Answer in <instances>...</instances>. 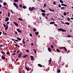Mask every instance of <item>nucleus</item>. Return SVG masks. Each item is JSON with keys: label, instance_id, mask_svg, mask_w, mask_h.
<instances>
[{"label": "nucleus", "instance_id": "obj_14", "mask_svg": "<svg viewBox=\"0 0 73 73\" xmlns=\"http://www.w3.org/2000/svg\"><path fill=\"white\" fill-rule=\"evenodd\" d=\"M52 62V59H50L49 61V64H50Z\"/></svg>", "mask_w": 73, "mask_h": 73}, {"label": "nucleus", "instance_id": "obj_47", "mask_svg": "<svg viewBox=\"0 0 73 73\" xmlns=\"http://www.w3.org/2000/svg\"><path fill=\"white\" fill-rule=\"evenodd\" d=\"M22 71V70H21V67L19 69V71Z\"/></svg>", "mask_w": 73, "mask_h": 73}, {"label": "nucleus", "instance_id": "obj_8", "mask_svg": "<svg viewBox=\"0 0 73 73\" xmlns=\"http://www.w3.org/2000/svg\"><path fill=\"white\" fill-rule=\"evenodd\" d=\"M2 58L3 60H4L5 58V57L4 56H2Z\"/></svg>", "mask_w": 73, "mask_h": 73}, {"label": "nucleus", "instance_id": "obj_33", "mask_svg": "<svg viewBox=\"0 0 73 73\" xmlns=\"http://www.w3.org/2000/svg\"><path fill=\"white\" fill-rule=\"evenodd\" d=\"M1 53L2 54H5V52H3L1 51Z\"/></svg>", "mask_w": 73, "mask_h": 73}, {"label": "nucleus", "instance_id": "obj_25", "mask_svg": "<svg viewBox=\"0 0 73 73\" xmlns=\"http://www.w3.org/2000/svg\"><path fill=\"white\" fill-rule=\"evenodd\" d=\"M13 5H14V6H16V5H17V4H16V3H13Z\"/></svg>", "mask_w": 73, "mask_h": 73}, {"label": "nucleus", "instance_id": "obj_63", "mask_svg": "<svg viewBox=\"0 0 73 73\" xmlns=\"http://www.w3.org/2000/svg\"><path fill=\"white\" fill-rule=\"evenodd\" d=\"M0 2H1V3H3V0H0Z\"/></svg>", "mask_w": 73, "mask_h": 73}, {"label": "nucleus", "instance_id": "obj_7", "mask_svg": "<svg viewBox=\"0 0 73 73\" xmlns=\"http://www.w3.org/2000/svg\"><path fill=\"white\" fill-rule=\"evenodd\" d=\"M61 5L62 6H64V7H67V5L64 4H61Z\"/></svg>", "mask_w": 73, "mask_h": 73}, {"label": "nucleus", "instance_id": "obj_30", "mask_svg": "<svg viewBox=\"0 0 73 73\" xmlns=\"http://www.w3.org/2000/svg\"><path fill=\"white\" fill-rule=\"evenodd\" d=\"M63 15L64 16H66V13L65 12H64V13Z\"/></svg>", "mask_w": 73, "mask_h": 73}, {"label": "nucleus", "instance_id": "obj_24", "mask_svg": "<svg viewBox=\"0 0 73 73\" xmlns=\"http://www.w3.org/2000/svg\"><path fill=\"white\" fill-rule=\"evenodd\" d=\"M60 72H61V70H60V69H58V70L57 71V73H60Z\"/></svg>", "mask_w": 73, "mask_h": 73}, {"label": "nucleus", "instance_id": "obj_4", "mask_svg": "<svg viewBox=\"0 0 73 73\" xmlns=\"http://www.w3.org/2000/svg\"><path fill=\"white\" fill-rule=\"evenodd\" d=\"M13 23L16 26H18L19 25L17 23H16L15 22H14Z\"/></svg>", "mask_w": 73, "mask_h": 73}, {"label": "nucleus", "instance_id": "obj_61", "mask_svg": "<svg viewBox=\"0 0 73 73\" xmlns=\"http://www.w3.org/2000/svg\"><path fill=\"white\" fill-rule=\"evenodd\" d=\"M15 35H17V32H16L15 33Z\"/></svg>", "mask_w": 73, "mask_h": 73}, {"label": "nucleus", "instance_id": "obj_22", "mask_svg": "<svg viewBox=\"0 0 73 73\" xmlns=\"http://www.w3.org/2000/svg\"><path fill=\"white\" fill-rule=\"evenodd\" d=\"M65 24H66V25H69V24H69V23L68 22H65Z\"/></svg>", "mask_w": 73, "mask_h": 73}, {"label": "nucleus", "instance_id": "obj_6", "mask_svg": "<svg viewBox=\"0 0 73 73\" xmlns=\"http://www.w3.org/2000/svg\"><path fill=\"white\" fill-rule=\"evenodd\" d=\"M40 11L42 12H43V13H45L46 12V11H45L44 10L42 9H41Z\"/></svg>", "mask_w": 73, "mask_h": 73}, {"label": "nucleus", "instance_id": "obj_20", "mask_svg": "<svg viewBox=\"0 0 73 73\" xmlns=\"http://www.w3.org/2000/svg\"><path fill=\"white\" fill-rule=\"evenodd\" d=\"M42 16H45V15H46V14H45V13H42Z\"/></svg>", "mask_w": 73, "mask_h": 73}, {"label": "nucleus", "instance_id": "obj_17", "mask_svg": "<svg viewBox=\"0 0 73 73\" xmlns=\"http://www.w3.org/2000/svg\"><path fill=\"white\" fill-rule=\"evenodd\" d=\"M21 57V54H19L18 55V57Z\"/></svg>", "mask_w": 73, "mask_h": 73}, {"label": "nucleus", "instance_id": "obj_59", "mask_svg": "<svg viewBox=\"0 0 73 73\" xmlns=\"http://www.w3.org/2000/svg\"><path fill=\"white\" fill-rule=\"evenodd\" d=\"M19 52H20V51L19 50V51H17V53H19Z\"/></svg>", "mask_w": 73, "mask_h": 73}, {"label": "nucleus", "instance_id": "obj_45", "mask_svg": "<svg viewBox=\"0 0 73 73\" xmlns=\"http://www.w3.org/2000/svg\"><path fill=\"white\" fill-rule=\"evenodd\" d=\"M23 71H19V73H23Z\"/></svg>", "mask_w": 73, "mask_h": 73}, {"label": "nucleus", "instance_id": "obj_37", "mask_svg": "<svg viewBox=\"0 0 73 73\" xmlns=\"http://www.w3.org/2000/svg\"><path fill=\"white\" fill-rule=\"evenodd\" d=\"M47 4H46V3H44V7H46V5H47Z\"/></svg>", "mask_w": 73, "mask_h": 73}, {"label": "nucleus", "instance_id": "obj_35", "mask_svg": "<svg viewBox=\"0 0 73 73\" xmlns=\"http://www.w3.org/2000/svg\"><path fill=\"white\" fill-rule=\"evenodd\" d=\"M3 25L4 27L5 28V27H6V25H5V24H3Z\"/></svg>", "mask_w": 73, "mask_h": 73}, {"label": "nucleus", "instance_id": "obj_18", "mask_svg": "<svg viewBox=\"0 0 73 73\" xmlns=\"http://www.w3.org/2000/svg\"><path fill=\"white\" fill-rule=\"evenodd\" d=\"M17 39L18 40H19V41H20V40H21V38H18V37H17Z\"/></svg>", "mask_w": 73, "mask_h": 73}, {"label": "nucleus", "instance_id": "obj_16", "mask_svg": "<svg viewBox=\"0 0 73 73\" xmlns=\"http://www.w3.org/2000/svg\"><path fill=\"white\" fill-rule=\"evenodd\" d=\"M64 9H65V8L64 7H61L60 8V9H62V10H64Z\"/></svg>", "mask_w": 73, "mask_h": 73}, {"label": "nucleus", "instance_id": "obj_29", "mask_svg": "<svg viewBox=\"0 0 73 73\" xmlns=\"http://www.w3.org/2000/svg\"><path fill=\"white\" fill-rule=\"evenodd\" d=\"M27 56H28V55H25L23 57V58H25V57H27Z\"/></svg>", "mask_w": 73, "mask_h": 73}, {"label": "nucleus", "instance_id": "obj_44", "mask_svg": "<svg viewBox=\"0 0 73 73\" xmlns=\"http://www.w3.org/2000/svg\"><path fill=\"white\" fill-rule=\"evenodd\" d=\"M29 35L31 37H32V34L31 33H30L29 34Z\"/></svg>", "mask_w": 73, "mask_h": 73}, {"label": "nucleus", "instance_id": "obj_36", "mask_svg": "<svg viewBox=\"0 0 73 73\" xmlns=\"http://www.w3.org/2000/svg\"><path fill=\"white\" fill-rule=\"evenodd\" d=\"M49 11H50L51 12H52V9H50V8H49L48 9Z\"/></svg>", "mask_w": 73, "mask_h": 73}, {"label": "nucleus", "instance_id": "obj_54", "mask_svg": "<svg viewBox=\"0 0 73 73\" xmlns=\"http://www.w3.org/2000/svg\"><path fill=\"white\" fill-rule=\"evenodd\" d=\"M53 3L54 5H56V2L54 1Z\"/></svg>", "mask_w": 73, "mask_h": 73}, {"label": "nucleus", "instance_id": "obj_38", "mask_svg": "<svg viewBox=\"0 0 73 73\" xmlns=\"http://www.w3.org/2000/svg\"><path fill=\"white\" fill-rule=\"evenodd\" d=\"M56 50L57 52H60V50H58V49H56Z\"/></svg>", "mask_w": 73, "mask_h": 73}, {"label": "nucleus", "instance_id": "obj_28", "mask_svg": "<svg viewBox=\"0 0 73 73\" xmlns=\"http://www.w3.org/2000/svg\"><path fill=\"white\" fill-rule=\"evenodd\" d=\"M63 48H64L65 51H67V49H66V47H64Z\"/></svg>", "mask_w": 73, "mask_h": 73}, {"label": "nucleus", "instance_id": "obj_27", "mask_svg": "<svg viewBox=\"0 0 73 73\" xmlns=\"http://www.w3.org/2000/svg\"><path fill=\"white\" fill-rule=\"evenodd\" d=\"M60 2V3H64V2H63V1H62V0H60L59 1Z\"/></svg>", "mask_w": 73, "mask_h": 73}, {"label": "nucleus", "instance_id": "obj_53", "mask_svg": "<svg viewBox=\"0 0 73 73\" xmlns=\"http://www.w3.org/2000/svg\"><path fill=\"white\" fill-rule=\"evenodd\" d=\"M15 7H16V8L17 9H18V6H17V5L15 6Z\"/></svg>", "mask_w": 73, "mask_h": 73}, {"label": "nucleus", "instance_id": "obj_13", "mask_svg": "<svg viewBox=\"0 0 73 73\" xmlns=\"http://www.w3.org/2000/svg\"><path fill=\"white\" fill-rule=\"evenodd\" d=\"M23 44H25V39H23Z\"/></svg>", "mask_w": 73, "mask_h": 73}, {"label": "nucleus", "instance_id": "obj_5", "mask_svg": "<svg viewBox=\"0 0 73 73\" xmlns=\"http://www.w3.org/2000/svg\"><path fill=\"white\" fill-rule=\"evenodd\" d=\"M9 18L7 17L5 21H6V22H7V21H9Z\"/></svg>", "mask_w": 73, "mask_h": 73}, {"label": "nucleus", "instance_id": "obj_11", "mask_svg": "<svg viewBox=\"0 0 73 73\" xmlns=\"http://www.w3.org/2000/svg\"><path fill=\"white\" fill-rule=\"evenodd\" d=\"M25 69H26L27 71H29V70H30V69H29V68H27V67H26Z\"/></svg>", "mask_w": 73, "mask_h": 73}, {"label": "nucleus", "instance_id": "obj_23", "mask_svg": "<svg viewBox=\"0 0 73 73\" xmlns=\"http://www.w3.org/2000/svg\"><path fill=\"white\" fill-rule=\"evenodd\" d=\"M18 1H19V0H14V2L15 3H17Z\"/></svg>", "mask_w": 73, "mask_h": 73}, {"label": "nucleus", "instance_id": "obj_19", "mask_svg": "<svg viewBox=\"0 0 73 73\" xmlns=\"http://www.w3.org/2000/svg\"><path fill=\"white\" fill-rule=\"evenodd\" d=\"M35 34H36V35H38V34H39V33H38V32H35Z\"/></svg>", "mask_w": 73, "mask_h": 73}, {"label": "nucleus", "instance_id": "obj_60", "mask_svg": "<svg viewBox=\"0 0 73 73\" xmlns=\"http://www.w3.org/2000/svg\"><path fill=\"white\" fill-rule=\"evenodd\" d=\"M31 45L32 46H33V43H31Z\"/></svg>", "mask_w": 73, "mask_h": 73}, {"label": "nucleus", "instance_id": "obj_26", "mask_svg": "<svg viewBox=\"0 0 73 73\" xmlns=\"http://www.w3.org/2000/svg\"><path fill=\"white\" fill-rule=\"evenodd\" d=\"M62 32H66V30L64 29H63V30L62 31Z\"/></svg>", "mask_w": 73, "mask_h": 73}, {"label": "nucleus", "instance_id": "obj_62", "mask_svg": "<svg viewBox=\"0 0 73 73\" xmlns=\"http://www.w3.org/2000/svg\"><path fill=\"white\" fill-rule=\"evenodd\" d=\"M61 23H62L63 24H64V22L62 21H61Z\"/></svg>", "mask_w": 73, "mask_h": 73}, {"label": "nucleus", "instance_id": "obj_10", "mask_svg": "<svg viewBox=\"0 0 73 73\" xmlns=\"http://www.w3.org/2000/svg\"><path fill=\"white\" fill-rule=\"evenodd\" d=\"M54 23H55V22H51L50 23V24H53Z\"/></svg>", "mask_w": 73, "mask_h": 73}, {"label": "nucleus", "instance_id": "obj_1", "mask_svg": "<svg viewBox=\"0 0 73 73\" xmlns=\"http://www.w3.org/2000/svg\"><path fill=\"white\" fill-rule=\"evenodd\" d=\"M29 10L30 11H33L35 9V10L36 9V8H35V7H32V8L30 7L29 8Z\"/></svg>", "mask_w": 73, "mask_h": 73}, {"label": "nucleus", "instance_id": "obj_52", "mask_svg": "<svg viewBox=\"0 0 73 73\" xmlns=\"http://www.w3.org/2000/svg\"><path fill=\"white\" fill-rule=\"evenodd\" d=\"M3 35H7V34L5 33H3Z\"/></svg>", "mask_w": 73, "mask_h": 73}, {"label": "nucleus", "instance_id": "obj_15", "mask_svg": "<svg viewBox=\"0 0 73 73\" xmlns=\"http://www.w3.org/2000/svg\"><path fill=\"white\" fill-rule=\"evenodd\" d=\"M48 50L49 52H50L52 50H51V49L50 48H48Z\"/></svg>", "mask_w": 73, "mask_h": 73}, {"label": "nucleus", "instance_id": "obj_32", "mask_svg": "<svg viewBox=\"0 0 73 73\" xmlns=\"http://www.w3.org/2000/svg\"><path fill=\"white\" fill-rule=\"evenodd\" d=\"M23 8H24V9H26V8H27V7L25 6H23Z\"/></svg>", "mask_w": 73, "mask_h": 73}, {"label": "nucleus", "instance_id": "obj_12", "mask_svg": "<svg viewBox=\"0 0 73 73\" xmlns=\"http://www.w3.org/2000/svg\"><path fill=\"white\" fill-rule=\"evenodd\" d=\"M38 66H39V67H42V66L40 64H38Z\"/></svg>", "mask_w": 73, "mask_h": 73}, {"label": "nucleus", "instance_id": "obj_49", "mask_svg": "<svg viewBox=\"0 0 73 73\" xmlns=\"http://www.w3.org/2000/svg\"><path fill=\"white\" fill-rule=\"evenodd\" d=\"M67 37H71V36L69 35H68L67 36Z\"/></svg>", "mask_w": 73, "mask_h": 73}, {"label": "nucleus", "instance_id": "obj_21", "mask_svg": "<svg viewBox=\"0 0 73 73\" xmlns=\"http://www.w3.org/2000/svg\"><path fill=\"white\" fill-rule=\"evenodd\" d=\"M18 19L19 20V21H23V19H22L21 18H19Z\"/></svg>", "mask_w": 73, "mask_h": 73}, {"label": "nucleus", "instance_id": "obj_39", "mask_svg": "<svg viewBox=\"0 0 73 73\" xmlns=\"http://www.w3.org/2000/svg\"><path fill=\"white\" fill-rule=\"evenodd\" d=\"M8 27H5V30H6V31H7V29H8Z\"/></svg>", "mask_w": 73, "mask_h": 73}, {"label": "nucleus", "instance_id": "obj_9", "mask_svg": "<svg viewBox=\"0 0 73 73\" xmlns=\"http://www.w3.org/2000/svg\"><path fill=\"white\" fill-rule=\"evenodd\" d=\"M58 31H62V30H63V29H62V28H60V29H58Z\"/></svg>", "mask_w": 73, "mask_h": 73}, {"label": "nucleus", "instance_id": "obj_46", "mask_svg": "<svg viewBox=\"0 0 73 73\" xmlns=\"http://www.w3.org/2000/svg\"><path fill=\"white\" fill-rule=\"evenodd\" d=\"M34 50L35 51V53L36 54V49H34Z\"/></svg>", "mask_w": 73, "mask_h": 73}, {"label": "nucleus", "instance_id": "obj_34", "mask_svg": "<svg viewBox=\"0 0 73 73\" xmlns=\"http://www.w3.org/2000/svg\"><path fill=\"white\" fill-rule=\"evenodd\" d=\"M33 31L34 32H36V28L33 29Z\"/></svg>", "mask_w": 73, "mask_h": 73}, {"label": "nucleus", "instance_id": "obj_3", "mask_svg": "<svg viewBox=\"0 0 73 73\" xmlns=\"http://www.w3.org/2000/svg\"><path fill=\"white\" fill-rule=\"evenodd\" d=\"M30 57H31V60L32 61H33V60H34V59H33L34 57L33 56H30Z\"/></svg>", "mask_w": 73, "mask_h": 73}, {"label": "nucleus", "instance_id": "obj_64", "mask_svg": "<svg viewBox=\"0 0 73 73\" xmlns=\"http://www.w3.org/2000/svg\"><path fill=\"white\" fill-rule=\"evenodd\" d=\"M60 49H63V48H64V47H60Z\"/></svg>", "mask_w": 73, "mask_h": 73}, {"label": "nucleus", "instance_id": "obj_58", "mask_svg": "<svg viewBox=\"0 0 73 73\" xmlns=\"http://www.w3.org/2000/svg\"><path fill=\"white\" fill-rule=\"evenodd\" d=\"M2 46H3V45L2 44L0 46V48H1V47H2Z\"/></svg>", "mask_w": 73, "mask_h": 73}, {"label": "nucleus", "instance_id": "obj_41", "mask_svg": "<svg viewBox=\"0 0 73 73\" xmlns=\"http://www.w3.org/2000/svg\"><path fill=\"white\" fill-rule=\"evenodd\" d=\"M58 7H59V8H61V5H60V4H59L58 5Z\"/></svg>", "mask_w": 73, "mask_h": 73}, {"label": "nucleus", "instance_id": "obj_31", "mask_svg": "<svg viewBox=\"0 0 73 73\" xmlns=\"http://www.w3.org/2000/svg\"><path fill=\"white\" fill-rule=\"evenodd\" d=\"M3 4L4 5H7V3L5 2H4L3 3Z\"/></svg>", "mask_w": 73, "mask_h": 73}, {"label": "nucleus", "instance_id": "obj_57", "mask_svg": "<svg viewBox=\"0 0 73 73\" xmlns=\"http://www.w3.org/2000/svg\"><path fill=\"white\" fill-rule=\"evenodd\" d=\"M26 52H29V50H27Z\"/></svg>", "mask_w": 73, "mask_h": 73}, {"label": "nucleus", "instance_id": "obj_48", "mask_svg": "<svg viewBox=\"0 0 73 73\" xmlns=\"http://www.w3.org/2000/svg\"><path fill=\"white\" fill-rule=\"evenodd\" d=\"M54 26H55V27H57V25L56 24H54Z\"/></svg>", "mask_w": 73, "mask_h": 73}, {"label": "nucleus", "instance_id": "obj_55", "mask_svg": "<svg viewBox=\"0 0 73 73\" xmlns=\"http://www.w3.org/2000/svg\"><path fill=\"white\" fill-rule=\"evenodd\" d=\"M12 41H15L16 40L14 39H12Z\"/></svg>", "mask_w": 73, "mask_h": 73}, {"label": "nucleus", "instance_id": "obj_51", "mask_svg": "<svg viewBox=\"0 0 73 73\" xmlns=\"http://www.w3.org/2000/svg\"><path fill=\"white\" fill-rule=\"evenodd\" d=\"M19 7H21V8H22V5L20 4L19 5Z\"/></svg>", "mask_w": 73, "mask_h": 73}, {"label": "nucleus", "instance_id": "obj_2", "mask_svg": "<svg viewBox=\"0 0 73 73\" xmlns=\"http://www.w3.org/2000/svg\"><path fill=\"white\" fill-rule=\"evenodd\" d=\"M17 32H19V33H22V31L20 30L19 29H17Z\"/></svg>", "mask_w": 73, "mask_h": 73}, {"label": "nucleus", "instance_id": "obj_43", "mask_svg": "<svg viewBox=\"0 0 73 73\" xmlns=\"http://www.w3.org/2000/svg\"><path fill=\"white\" fill-rule=\"evenodd\" d=\"M8 17H10V14H9V13H8Z\"/></svg>", "mask_w": 73, "mask_h": 73}, {"label": "nucleus", "instance_id": "obj_56", "mask_svg": "<svg viewBox=\"0 0 73 73\" xmlns=\"http://www.w3.org/2000/svg\"><path fill=\"white\" fill-rule=\"evenodd\" d=\"M15 54H16V53L14 52V53L13 54V56H15Z\"/></svg>", "mask_w": 73, "mask_h": 73}, {"label": "nucleus", "instance_id": "obj_40", "mask_svg": "<svg viewBox=\"0 0 73 73\" xmlns=\"http://www.w3.org/2000/svg\"><path fill=\"white\" fill-rule=\"evenodd\" d=\"M51 47L52 48V49H53V48H54V46H53V45H51Z\"/></svg>", "mask_w": 73, "mask_h": 73}, {"label": "nucleus", "instance_id": "obj_42", "mask_svg": "<svg viewBox=\"0 0 73 73\" xmlns=\"http://www.w3.org/2000/svg\"><path fill=\"white\" fill-rule=\"evenodd\" d=\"M7 54H9V52L7 51L6 52Z\"/></svg>", "mask_w": 73, "mask_h": 73}, {"label": "nucleus", "instance_id": "obj_50", "mask_svg": "<svg viewBox=\"0 0 73 73\" xmlns=\"http://www.w3.org/2000/svg\"><path fill=\"white\" fill-rule=\"evenodd\" d=\"M67 19H68V21H70V18H67Z\"/></svg>", "mask_w": 73, "mask_h": 73}]
</instances>
